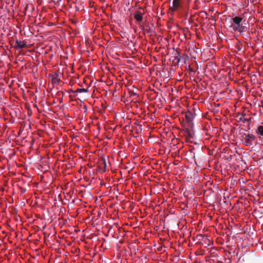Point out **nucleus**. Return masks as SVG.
<instances>
[{"label": "nucleus", "mask_w": 263, "mask_h": 263, "mask_svg": "<svg viewBox=\"0 0 263 263\" xmlns=\"http://www.w3.org/2000/svg\"><path fill=\"white\" fill-rule=\"evenodd\" d=\"M61 94H62V96H63V95H64L63 92H62V91H59V92L57 93V95H58V96H60Z\"/></svg>", "instance_id": "obj_20"}, {"label": "nucleus", "mask_w": 263, "mask_h": 263, "mask_svg": "<svg viewBox=\"0 0 263 263\" xmlns=\"http://www.w3.org/2000/svg\"><path fill=\"white\" fill-rule=\"evenodd\" d=\"M242 18L240 16H235L232 19V23L231 24V27L233 30L236 31V28L239 27L241 25Z\"/></svg>", "instance_id": "obj_2"}, {"label": "nucleus", "mask_w": 263, "mask_h": 263, "mask_svg": "<svg viewBox=\"0 0 263 263\" xmlns=\"http://www.w3.org/2000/svg\"><path fill=\"white\" fill-rule=\"evenodd\" d=\"M152 32V30L150 27L148 25H146V28L144 31V33H150Z\"/></svg>", "instance_id": "obj_14"}, {"label": "nucleus", "mask_w": 263, "mask_h": 263, "mask_svg": "<svg viewBox=\"0 0 263 263\" xmlns=\"http://www.w3.org/2000/svg\"><path fill=\"white\" fill-rule=\"evenodd\" d=\"M256 133L260 136H263V125H259L258 127Z\"/></svg>", "instance_id": "obj_12"}, {"label": "nucleus", "mask_w": 263, "mask_h": 263, "mask_svg": "<svg viewBox=\"0 0 263 263\" xmlns=\"http://www.w3.org/2000/svg\"><path fill=\"white\" fill-rule=\"evenodd\" d=\"M184 134L187 139H191L193 138V131L192 128H191L190 126L185 128L184 129Z\"/></svg>", "instance_id": "obj_5"}, {"label": "nucleus", "mask_w": 263, "mask_h": 263, "mask_svg": "<svg viewBox=\"0 0 263 263\" xmlns=\"http://www.w3.org/2000/svg\"><path fill=\"white\" fill-rule=\"evenodd\" d=\"M51 82L53 84H58L60 79L59 78V76L57 73L53 74L51 75Z\"/></svg>", "instance_id": "obj_8"}, {"label": "nucleus", "mask_w": 263, "mask_h": 263, "mask_svg": "<svg viewBox=\"0 0 263 263\" xmlns=\"http://www.w3.org/2000/svg\"><path fill=\"white\" fill-rule=\"evenodd\" d=\"M189 1H190L191 0H189Z\"/></svg>", "instance_id": "obj_24"}, {"label": "nucleus", "mask_w": 263, "mask_h": 263, "mask_svg": "<svg viewBox=\"0 0 263 263\" xmlns=\"http://www.w3.org/2000/svg\"><path fill=\"white\" fill-rule=\"evenodd\" d=\"M242 138L244 140V144L246 146H251L253 142L256 139L255 136L252 134L244 133L242 135Z\"/></svg>", "instance_id": "obj_1"}, {"label": "nucleus", "mask_w": 263, "mask_h": 263, "mask_svg": "<svg viewBox=\"0 0 263 263\" xmlns=\"http://www.w3.org/2000/svg\"><path fill=\"white\" fill-rule=\"evenodd\" d=\"M180 0H173V6L170 7V9L172 11H175L180 6Z\"/></svg>", "instance_id": "obj_6"}, {"label": "nucleus", "mask_w": 263, "mask_h": 263, "mask_svg": "<svg viewBox=\"0 0 263 263\" xmlns=\"http://www.w3.org/2000/svg\"><path fill=\"white\" fill-rule=\"evenodd\" d=\"M140 28L141 29V30L144 32L145 28H146V25H142L140 23L138 24Z\"/></svg>", "instance_id": "obj_16"}, {"label": "nucleus", "mask_w": 263, "mask_h": 263, "mask_svg": "<svg viewBox=\"0 0 263 263\" xmlns=\"http://www.w3.org/2000/svg\"><path fill=\"white\" fill-rule=\"evenodd\" d=\"M236 48L238 51H240L241 50V45L240 44H238L236 45Z\"/></svg>", "instance_id": "obj_17"}, {"label": "nucleus", "mask_w": 263, "mask_h": 263, "mask_svg": "<svg viewBox=\"0 0 263 263\" xmlns=\"http://www.w3.org/2000/svg\"><path fill=\"white\" fill-rule=\"evenodd\" d=\"M88 91V88H78L74 91H73V93H77V92H87Z\"/></svg>", "instance_id": "obj_13"}, {"label": "nucleus", "mask_w": 263, "mask_h": 263, "mask_svg": "<svg viewBox=\"0 0 263 263\" xmlns=\"http://www.w3.org/2000/svg\"><path fill=\"white\" fill-rule=\"evenodd\" d=\"M61 1H62V0H57V3L60 4Z\"/></svg>", "instance_id": "obj_21"}, {"label": "nucleus", "mask_w": 263, "mask_h": 263, "mask_svg": "<svg viewBox=\"0 0 263 263\" xmlns=\"http://www.w3.org/2000/svg\"><path fill=\"white\" fill-rule=\"evenodd\" d=\"M185 118L186 122H187L188 126H190L191 128H193V124L192 121L194 118L193 114L191 112L188 111L185 114Z\"/></svg>", "instance_id": "obj_3"}, {"label": "nucleus", "mask_w": 263, "mask_h": 263, "mask_svg": "<svg viewBox=\"0 0 263 263\" xmlns=\"http://www.w3.org/2000/svg\"><path fill=\"white\" fill-rule=\"evenodd\" d=\"M25 191H26V190H25V189H24V190H23V192H25Z\"/></svg>", "instance_id": "obj_23"}, {"label": "nucleus", "mask_w": 263, "mask_h": 263, "mask_svg": "<svg viewBox=\"0 0 263 263\" xmlns=\"http://www.w3.org/2000/svg\"><path fill=\"white\" fill-rule=\"evenodd\" d=\"M246 119L245 117V115H241L240 117L239 118V121H242V122H245Z\"/></svg>", "instance_id": "obj_15"}, {"label": "nucleus", "mask_w": 263, "mask_h": 263, "mask_svg": "<svg viewBox=\"0 0 263 263\" xmlns=\"http://www.w3.org/2000/svg\"><path fill=\"white\" fill-rule=\"evenodd\" d=\"M103 164H104V170L103 171V172H105L106 171V164L105 160L103 161Z\"/></svg>", "instance_id": "obj_19"}, {"label": "nucleus", "mask_w": 263, "mask_h": 263, "mask_svg": "<svg viewBox=\"0 0 263 263\" xmlns=\"http://www.w3.org/2000/svg\"><path fill=\"white\" fill-rule=\"evenodd\" d=\"M26 42L25 41L16 40L14 45V47L16 49L23 48H25L26 46Z\"/></svg>", "instance_id": "obj_4"}, {"label": "nucleus", "mask_w": 263, "mask_h": 263, "mask_svg": "<svg viewBox=\"0 0 263 263\" xmlns=\"http://www.w3.org/2000/svg\"><path fill=\"white\" fill-rule=\"evenodd\" d=\"M181 57L182 56L180 55V53L176 51L175 56L174 57L173 62H175L176 64H178L180 62L179 58Z\"/></svg>", "instance_id": "obj_9"}, {"label": "nucleus", "mask_w": 263, "mask_h": 263, "mask_svg": "<svg viewBox=\"0 0 263 263\" xmlns=\"http://www.w3.org/2000/svg\"><path fill=\"white\" fill-rule=\"evenodd\" d=\"M143 13L139 11H136L134 14V18L138 22H141L143 20Z\"/></svg>", "instance_id": "obj_7"}, {"label": "nucleus", "mask_w": 263, "mask_h": 263, "mask_svg": "<svg viewBox=\"0 0 263 263\" xmlns=\"http://www.w3.org/2000/svg\"><path fill=\"white\" fill-rule=\"evenodd\" d=\"M73 90L72 89H69V90L68 91V92H73Z\"/></svg>", "instance_id": "obj_22"}, {"label": "nucleus", "mask_w": 263, "mask_h": 263, "mask_svg": "<svg viewBox=\"0 0 263 263\" xmlns=\"http://www.w3.org/2000/svg\"><path fill=\"white\" fill-rule=\"evenodd\" d=\"M201 3L200 0H194L193 9L198 10L200 8Z\"/></svg>", "instance_id": "obj_10"}, {"label": "nucleus", "mask_w": 263, "mask_h": 263, "mask_svg": "<svg viewBox=\"0 0 263 263\" xmlns=\"http://www.w3.org/2000/svg\"><path fill=\"white\" fill-rule=\"evenodd\" d=\"M189 70L191 72L195 73L196 70H194L193 68H192L191 66H189Z\"/></svg>", "instance_id": "obj_18"}, {"label": "nucleus", "mask_w": 263, "mask_h": 263, "mask_svg": "<svg viewBox=\"0 0 263 263\" xmlns=\"http://www.w3.org/2000/svg\"><path fill=\"white\" fill-rule=\"evenodd\" d=\"M247 30V27L245 26H243L242 24L239 27L236 28V31L239 32L240 33L245 32Z\"/></svg>", "instance_id": "obj_11"}]
</instances>
